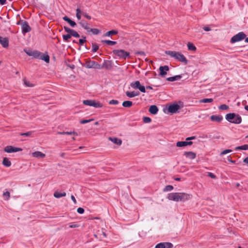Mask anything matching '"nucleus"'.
Returning a JSON list of instances; mask_svg holds the SVG:
<instances>
[{"mask_svg":"<svg viewBox=\"0 0 248 248\" xmlns=\"http://www.w3.org/2000/svg\"><path fill=\"white\" fill-rule=\"evenodd\" d=\"M192 196L186 193H170L169 194L168 198L170 200L175 202H184L191 198Z\"/></svg>","mask_w":248,"mask_h":248,"instance_id":"nucleus-1","label":"nucleus"},{"mask_svg":"<svg viewBox=\"0 0 248 248\" xmlns=\"http://www.w3.org/2000/svg\"><path fill=\"white\" fill-rule=\"evenodd\" d=\"M165 53L171 57L174 58L179 61L184 62L185 64L187 63V60L184 55L179 52L174 51H166Z\"/></svg>","mask_w":248,"mask_h":248,"instance_id":"nucleus-2","label":"nucleus"},{"mask_svg":"<svg viewBox=\"0 0 248 248\" xmlns=\"http://www.w3.org/2000/svg\"><path fill=\"white\" fill-rule=\"evenodd\" d=\"M225 119L230 123L239 124L242 122V118L238 114L234 113H229L226 115Z\"/></svg>","mask_w":248,"mask_h":248,"instance_id":"nucleus-3","label":"nucleus"},{"mask_svg":"<svg viewBox=\"0 0 248 248\" xmlns=\"http://www.w3.org/2000/svg\"><path fill=\"white\" fill-rule=\"evenodd\" d=\"M112 53L115 56L121 59L125 60L130 56V53L123 49H115L112 51Z\"/></svg>","mask_w":248,"mask_h":248,"instance_id":"nucleus-4","label":"nucleus"},{"mask_svg":"<svg viewBox=\"0 0 248 248\" xmlns=\"http://www.w3.org/2000/svg\"><path fill=\"white\" fill-rule=\"evenodd\" d=\"M17 24L21 25L22 31L23 34L30 32L31 30L28 22L26 21L21 20L17 23Z\"/></svg>","mask_w":248,"mask_h":248,"instance_id":"nucleus-5","label":"nucleus"},{"mask_svg":"<svg viewBox=\"0 0 248 248\" xmlns=\"http://www.w3.org/2000/svg\"><path fill=\"white\" fill-rule=\"evenodd\" d=\"M246 36L245 34L243 32H240L232 37L231 42L232 43H234L243 40Z\"/></svg>","mask_w":248,"mask_h":248,"instance_id":"nucleus-6","label":"nucleus"},{"mask_svg":"<svg viewBox=\"0 0 248 248\" xmlns=\"http://www.w3.org/2000/svg\"><path fill=\"white\" fill-rule=\"evenodd\" d=\"M85 66L87 68H95L98 69L102 68V67H101L100 64L93 61H87L85 63Z\"/></svg>","mask_w":248,"mask_h":248,"instance_id":"nucleus-7","label":"nucleus"},{"mask_svg":"<svg viewBox=\"0 0 248 248\" xmlns=\"http://www.w3.org/2000/svg\"><path fill=\"white\" fill-rule=\"evenodd\" d=\"M130 86L135 89H139L142 93H145V88L141 85L139 81H135L130 83Z\"/></svg>","mask_w":248,"mask_h":248,"instance_id":"nucleus-8","label":"nucleus"},{"mask_svg":"<svg viewBox=\"0 0 248 248\" xmlns=\"http://www.w3.org/2000/svg\"><path fill=\"white\" fill-rule=\"evenodd\" d=\"M21 151H22V149L11 145L7 146L4 148V151L8 153H15Z\"/></svg>","mask_w":248,"mask_h":248,"instance_id":"nucleus-9","label":"nucleus"},{"mask_svg":"<svg viewBox=\"0 0 248 248\" xmlns=\"http://www.w3.org/2000/svg\"><path fill=\"white\" fill-rule=\"evenodd\" d=\"M64 30L66 32L70 33V34L71 35V37L72 36L77 38H79L80 37V35L78 33V32H77L74 30L71 29L70 28L67 27H64Z\"/></svg>","mask_w":248,"mask_h":248,"instance_id":"nucleus-10","label":"nucleus"},{"mask_svg":"<svg viewBox=\"0 0 248 248\" xmlns=\"http://www.w3.org/2000/svg\"><path fill=\"white\" fill-rule=\"evenodd\" d=\"M173 245L169 242H163L157 244L155 248H172Z\"/></svg>","mask_w":248,"mask_h":248,"instance_id":"nucleus-11","label":"nucleus"},{"mask_svg":"<svg viewBox=\"0 0 248 248\" xmlns=\"http://www.w3.org/2000/svg\"><path fill=\"white\" fill-rule=\"evenodd\" d=\"M180 108V106L177 104L170 105L168 108V110L171 113H175Z\"/></svg>","mask_w":248,"mask_h":248,"instance_id":"nucleus-12","label":"nucleus"},{"mask_svg":"<svg viewBox=\"0 0 248 248\" xmlns=\"http://www.w3.org/2000/svg\"><path fill=\"white\" fill-rule=\"evenodd\" d=\"M0 43L3 47H7L8 46L9 41L7 38H3L0 36Z\"/></svg>","mask_w":248,"mask_h":248,"instance_id":"nucleus-13","label":"nucleus"},{"mask_svg":"<svg viewBox=\"0 0 248 248\" xmlns=\"http://www.w3.org/2000/svg\"><path fill=\"white\" fill-rule=\"evenodd\" d=\"M159 70L160 71V75L163 76L167 74V71H169V67L167 65L161 66H160Z\"/></svg>","mask_w":248,"mask_h":248,"instance_id":"nucleus-14","label":"nucleus"},{"mask_svg":"<svg viewBox=\"0 0 248 248\" xmlns=\"http://www.w3.org/2000/svg\"><path fill=\"white\" fill-rule=\"evenodd\" d=\"M32 156L38 158H43L46 156V155L40 151H35L32 153Z\"/></svg>","mask_w":248,"mask_h":248,"instance_id":"nucleus-15","label":"nucleus"},{"mask_svg":"<svg viewBox=\"0 0 248 248\" xmlns=\"http://www.w3.org/2000/svg\"><path fill=\"white\" fill-rule=\"evenodd\" d=\"M101 67H102V68H104L106 69H110L112 67L111 61L105 60Z\"/></svg>","mask_w":248,"mask_h":248,"instance_id":"nucleus-16","label":"nucleus"},{"mask_svg":"<svg viewBox=\"0 0 248 248\" xmlns=\"http://www.w3.org/2000/svg\"><path fill=\"white\" fill-rule=\"evenodd\" d=\"M184 155L191 159H193L196 157V154L192 152H185L184 154Z\"/></svg>","mask_w":248,"mask_h":248,"instance_id":"nucleus-17","label":"nucleus"},{"mask_svg":"<svg viewBox=\"0 0 248 248\" xmlns=\"http://www.w3.org/2000/svg\"><path fill=\"white\" fill-rule=\"evenodd\" d=\"M78 24L87 31L90 32L91 28H90L88 24L86 22L84 21H81L78 22Z\"/></svg>","mask_w":248,"mask_h":248,"instance_id":"nucleus-18","label":"nucleus"},{"mask_svg":"<svg viewBox=\"0 0 248 248\" xmlns=\"http://www.w3.org/2000/svg\"><path fill=\"white\" fill-rule=\"evenodd\" d=\"M211 121L217 122H220L223 119V117L219 115H212L210 117Z\"/></svg>","mask_w":248,"mask_h":248,"instance_id":"nucleus-19","label":"nucleus"},{"mask_svg":"<svg viewBox=\"0 0 248 248\" xmlns=\"http://www.w3.org/2000/svg\"><path fill=\"white\" fill-rule=\"evenodd\" d=\"M158 111V108L155 105H152L150 106L149 111L152 114H156Z\"/></svg>","mask_w":248,"mask_h":248,"instance_id":"nucleus-20","label":"nucleus"},{"mask_svg":"<svg viewBox=\"0 0 248 248\" xmlns=\"http://www.w3.org/2000/svg\"><path fill=\"white\" fill-rule=\"evenodd\" d=\"M109 140H111L112 142H113L114 143L118 145H121L122 143V141L121 139H118L117 138H109Z\"/></svg>","mask_w":248,"mask_h":248,"instance_id":"nucleus-21","label":"nucleus"},{"mask_svg":"<svg viewBox=\"0 0 248 248\" xmlns=\"http://www.w3.org/2000/svg\"><path fill=\"white\" fill-rule=\"evenodd\" d=\"M63 20L64 21L67 22L71 27H74L76 25V23L75 21L72 20L71 19H70L67 16H64L62 18Z\"/></svg>","mask_w":248,"mask_h":248,"instance_id":"nucleus-22","label":"nucleus"},{"mask_svg":"<svg viewBox=\"0 0 248 248\" xmlns=\"http://www.w3.org/2000/svg\"><path fill=\"white\" fill-rule=\"evenodd\" d=\"M125 94H126V96H128V97L132 98V97H134L139 95L140 93L139 92H135L134 91L133 92L127 91L125 93Z\"/></svg>","mask_w":248,"mask_h":248,"instance_id":"nucleus-23","label":"nucleus"},{"mask_svg":"<svg viewBox=\"0 0 248 248\" xmlns=\"http://www.w3.org/2000/svg\"><path fill=\"white\" fill-rule=\"evenodd\" d=\"M182 78V76L180 75H176L173 77H169L166 78V80L169 81H174L175 80H177L180 79Z\"/></svg>","mask_w":248,"mask_h":248,"instance_id":"nucleus-24","label":"nucleus"},{"mask_svg":"<svg viewBox=\"0 0 248 248\" xmlns=\"http://www.w3.org/2000/svg\"><path fill=\"white\" fill-rule=\"evenodd\" d=\"M2 164L5 167H9L11 165V162L7 157H4L2 161Z\"/></svg>","mask_w":248,"mask_h":248,"instance_id":"nucleus-25","label":"nucleus"},{"mask_svg":"<svg viewBox=\"0 0 248 248\" xmlns=\"http://www.w3.org/2000/svg\"><path fill=\"white\" fill-rule=\"evenodd\" d=\"M39 58L44 61L46 63H48L49 62V56L47 54L41 55Z\"/></svg>","mask_w":248,"mask_h":248,"instance_id":"nucleus-26","label":"nucleus"},{"mask_svg":"<svg viewBox=\"0 0 248 248\" xmlns=\"http://www.w3.org/2000/svg\"><path fill=\"white\" fill-rule=\"evenodd\" d=\"M66 196V193L63 192V193H60L58 191L55 192L54 193V196L56 198H60L62 197H64Z\"/></svg>","mask_w":248,"mask_h":248,"instance_id":"nucleus-27","label":"nucleus"},{"mask_svg":"<svg viewBox=\"0 0 248 248\" xmlns=\"http://www.w3.org/2000/svg\"><path fill=\"white\" fill-rule=\"evenodd\" d=\"M132 102L131 101H125L123 102L122 105L125 108H130L132 106Z\"/></svg>","mask_w":248,"mask_h":248,"instance_id":"nucleus-28","label":"nucleus"},{"mask_svg":"<svg viewBox=\"0 0 248 248\" xmlns=\"http://www.w3.org/2000/svg\"><path fill=\"white\" fill-rule=\"evenodd\" d=\"M187 46L189 50L194 51L196 50V46L192 43L188 42L187 44Z\"/></svg>","mask_w":248,"mask_h":248,"instance_id":"nucleus-29","label":"nucleus"},{"mask_svg":"<svg viewBox=\"0 0 248 248\" xmlns=\"http://www.w3.org/2000/svg\"><path fill=\"white\" fill-rule=\"evenodd\" d=\"M118 33V31H115V30H111V31H109L108 32H107L105 34H104V36H109L110 35H115V34H117Z\"/></svg>","mask_w":248,"mask_h":248,"instance_id":"nucleus-30","label":"nucleus"},{"mask_svg":"<svg viewBox=\"0 0 248 248\" xmlns=\"http://www.w3.org/2000/svg\"><path fill=\"white\" fill-rule=\"evenodd\" d=\"M102 42L106 43L107 45L109 46H113L117 44V42L116 41H113L110 40H102Z\"/></svg>","mask_w":248,"mask_h":248,"instance_id":"nucleus-31","label":"nucleus"},{"mask_svg":"<svg viewBox=\"0 0 248 248\" xmlns=\"http://www.w3.org/2000/svg\"><path fill=\"white\" fill-rule=\"evenodd\" d=\"M92 106L95 108H101L102 107V105L99 102H95L94 100H93Z\"/></svg>","mask_w":248,"mask_h":248,"instance_id":"nucleus-32","label":"nucleus"},{"mask_svg":"<svg viewBox=\"0 0 248 248\" xmlns=\"http://www.w3.org/2000/svg\"><path fill=\"white\" fill-rule=\"evenodd\" d=\"M41 54V53L38 50H33V53L32 54V57L34 58H39Z\"/></svg>","mask_w":248,"mask_h":248,"instance_id":"nucleus-33","label":"nucleus"},{"mask_svg":"<svg viewBox=\"0 0 248 248\" xmlns=\"http://www.w3.org/2000/svg\"><path fill=\"white\" fill-rule=\"evenodd\" d=\"M33 131H28L27 132H26V133H20V135L21 136H24V137H31L32 133H33Z\"/></svg>","mask_w":248,"mask_h":248,"instance_id":"nucleus-34","label":"nucleus"},{"mask_svg":"<svg viewBox=\"0 0 248 248\" xmlns=\"http://www.w3.org/2000/svg\"><path fill=\"white\" fill-rule=\"evenodd\" d=\"M213 101V99L212 98H204L202 100H200V103H211Z\"/></svg>","mask_w":248,"mask_h":248,"instance_id":"nucleus-35","label":"nucleus"},{"mask_svg":"<svg viewBox=\"0 0 248 248\" xmlns=\"http://www.w3.org/2000/svg\"><path fill=\"white\" fill-rule=\"evenodd\" d=\"M92 51L93 52H96L99 49V46L95 43H92Z\"/></svg>","mask_w":248,"mask_h":248,"instance_id":"nucleus-36","label":"nucleus"},{"mask_svg":"<svg viewBox=\"0 0 248 248\" xmlns=\"http://www.w3.org/2000/svg\"><path fill=\"white\" fill-rule=\"evenodd\" d=\"M176 146L179 147H182L184 146H186V141H178L176 143Z\"/></svg>","mask_w":248,"mask_h":248,"instance_id":"nucleus-37","label":"nucleus"},{"mask_svg":"<svg viewBox=\"0 0 248 248\" xmlns=\"http://www.w3.org/2000/svg\"><path fill=\"white\" fill-rule=\"evenodd\" d=\"M236 150H248V144H245L240 146L236 147Z\"/></svg>","mask_w":248,"mask_h":248,"instance_id":"nucleus-38","label":"nucleus"},{"mask_svg":"<svg viewBox=\"0 0 248 248\" xmlns=\"http://www.w3.org/2000/svg\"><path fill=\"white\" fill-rule=\"evenodd\" d=\"M93 101V100H84L83 101V103L85 105L92 106Z\"/></svg>","mask_w":248,"mask_h":248,"instance_id":"nucleus-39","label":"nucleus"},{"mask_svg":"<svg viewBox=\"0 0 248 248\" xmlns=\"http://www.w3.org/2000/svg\"><path fill=\"white\" fill-rule=\"evenodd\" d=\"M90 31L92 32L93 34L95 35L98 34L100 32V30L95 28L91 29Z\"/></svg>","mask_w":248,"mask_h":248,"instance_id":"nucleus-40","label":"nucleus"},{"mask_svg":"<svg viewBox=\"0 0 248 248\" xmlns=\"http://www.w3.org/2000/svg\"><path fill=\"white\" fill-rule=\"evenodd\" d=\"M3 196L5 200H8L10 197V193L9 191H7L3 193Z\"/></svg>","mask_w":248,"mask_h":248,"instance_id":"nucleus-41","label":"nucleus"},{"mask_svg":"<svg viewBox=\"0 0 248 248\" xmlns=\"http://www.w3.org/2000/svg\"><path fill=\"white\" fill-rule=\"evenodd\" d=\"M62 37H63V40L67 42V41H68L69 39L70 38H71V35L70 34V33H68V34H67L63 35Z\"/></svg>","mask_w":248,"mask_h":248,"instance_id":"nucleus-42","label":"nucleus"},{"mask_svg":"<svg viewBox=\"0 0 248 248\" xmlns=\"http://www.w3.org/2000/svg\"><path fill=\"white\" fill-rule=\"evenodd\" d=\"M83 39H80L79 40V44L80 45L82 46L84 43L86 42V37L84 36H82Z\"/></svg>","mask_w":248,"mask_h":248,"instance_id":"nucleus-43","label":"nucleus"},{"mask_svg":"<svg viewBox=\"0 0 248 248\" xmlns=\"http://www.w3.org/2000/svg\"><path fill=\"white\" fill-rule=\"evenodd\" d=\"M24 84L27 87H33L34 85L32 83H31L29 81H27L25 79H24Z\"/></svg>","mask_w":248,"mask_h":248,"instance_id":"nucleus-44","label":"nucleus"},{"mask_svg":"<svg viewBox=\"0 0 248 248\" xmlns=\"http://www.w3.org/2000/svg\"><path fill=\"white\" fill-rule=\"evenodd\" d=\"M173 187L172 186L168 185L165 186V187L164 189V191H171L173 189Z\"/></svg>","mask_w":248,"mask_h":248,"instance_id":"nucleus-45","label":"nucleus"},{"mask_svg":"<svg viewBox=\"0 0 248 248\" xmlns=\"http://www.w3.org/2000/svg\"><path fill=\"white\" fill-rule=\"evenodd\" d=\"M228 108H229V106L225 104L221 105L219 107V109H220L221 110H226V109H228Z\"/></svg>","mask_w":248,"mask_h":248,"instance_id":"nucleus-46","label":"nucleus"},{"mask_svg":"<svg viewBox=\"0 0 248 248\" xmlns=\"http://www.w3.org/2000/svg\"><path fill=\"white\" fill-rule=\"evenodd\" d=\"M143 121L145 123H149L151 122V119L148 117H144L143 118Z\"/></svg>","mask_w":248,"mask_h":248,"instance_id":"nucleus-47","label":"nucleus"},{"mask_svg":"<svg viewBox=\"0 0 248 248\" xmlns=\"http://www.w3.org/2000/svg\"><path fill=\"white\" fill-rule=\"evenodd\" d=\"M232 152V150L231 149L225 150L220 153V155H224L228 153H231Z\"/></svg>","mask_w":248,"mask_h":248,"instance_id":"nucleus-48","label":"nucleus"},{"mask_svg":"<svg viewBox=\"0 0 248 248\" xmlns=\"http://www.w3.org/2000/svg\"><path fill=\"white\" fill-rule=\"evenodd\" d=\"M93 121V119H89V120H83L80 121V123L81 124H85L89 122H91L92 121Z\"/></svg>","mask_w":248,"mask_h":248,"instance_id":"nucleus-49","label":"nucleus"},{"mask_svg":"<svg viewBox=\"0 0 248 248\" xmlns=\"http://www.w3.org/2000/svg\"><path fill=\"white\" fill-rule=\"evenodd\" d=\"M24 51L29 56H31L33 53V50L24 49Z\"/></svg>","mask_w":248,"mask_h":248,"instance_id":"nucleus-50","label":"nucleus"},{"mask_svg":"<svg viewBox=\"0 0 248 248\" xmlns=\"http://www.w3.org/2000/svg\"><path fill=\"white\" fill-rule=\"evenodd\" d=\"M118 103V101L116 100H111L109 102V104L110 105H117Z\"/></svg>","mask_w":248,"mask_h":248,"instance_id":"nucleus-51","label":"nucleus"},{"mask_svg":"<svg viewBox=\"0 0 248 248\" xmlns=\"http://www.w3.org/2000/svg\"><path fill=\"white\" fill-rule=\"evenodd\" d=\"M77 212L80 214H83L84 212V209L83 208L79 207L77 209Z\"/></svg>","mask_w":248,"mask_h":248,"instance_id":"nucleus-52","label":"nucleus"},{"mask_svg":"<svg viewBox=\"0 0 248 248\" xmlns=\"http://www.w3.org/2000/svg\"><path fill=\"white\" fill-rule=\"evenodd\" d=\"M65 133L66 135H73H73H75L76 136L78 135V133L76 132H75L74 131L65 132Z\"/></svg>","mask_w":248,"mask_h":248,"instance_id":"nucleus-53","label":"nucleus"},{"mask_svg":"<svg viewBox=\"0 0 248 248\" xmlns=\"http://www.w3.org/2000/svg\"><path fill=\"white\" fill-rule=\"evenodd\" d=\"M208 176L213 179H215L216 178V176L211 172H208Z\"/></svg>","mask_w":248,"mask_h":248,"instance_id":"nucleus-54","label":"nucleus"},{"mask_svg":"<svg viewBox=\"0 0 248 248\" xmlns=\"http://www.w3.org/2000/svg\"><path fill=\"white\" fill-rule=\"evenodd\" d=\"M82 15L83 16L85 17L86 18H87V19H91V16H89L88 14H87L86 13H82Z\"/></svg>","mask_w":248,"mask_h":248,"instance_id":"nucleus-55","label":"nucleus"},{"mask_svg":"<svg viewBox=\"0 0 248 248\" xmlns=\"http://www.w3.org/2000/svg\"><path fill=\"white\" fill-rule=\"evenodd\" d=\"M79 227V225L77 224H71V225H69V227L71 228H77V227Z\"/></svg>","mask_w":248,"mask_h":248,"instance_id":"nucleus-56","label":"nucleus"},{"mask_svg":"<svg viewBox=\"0 0 248 248\" xmlns=\"http://www.w3.org/2000/svg\"><path fill=\"white\" fill-rule=\"evenodd\" d=\"M203 29L206 31H210L211 30V28L208 27H204L203 28Z\"/></svg>","mask_w":248,"mask_h":248,"instance_id":"nucleus-57","label":"nucleus"},{"mask_svg":"<svg viewBox=\"0 0 248 248\" xmlns=\"http://www.w3.org/2000/svg\"><path fill=\"white\" fill-rule=\"evenodd\" d=\"M98 235H100V236L102 235L104 237H107V234L104 232H101V233H98Z\"/></svg>","mask_w":248,"mask_h":248,"instance_id":"nucleus-58","label":"nucleus"},{"mask_svg":"<svg viewBox=\"0 0 248 248\" xmlns=\"http://www.w3.org/2000/svg\"><path fill=\"white\" fill-rule=\"evenodd\" d=\"M71 200L73 201V202H74L75 204L77 203V201L75 198V197L73 195H71Z\"/></svg>","mask_w":248,"mask_h":248,"instance_id":"nucleus-59","label":"nucleus"},{"mask_svg":"<svg viewBox=\"0 0 248 248\" xmlns=\"http://www.w3.org/2000/svg\"><path fill=\"white\" fill-rule=\"evenodd\" d=\"M82 13H83V12H82L79 8H78L77 9V10H76V14H82Z\"/></svg>","mask_w":248,"mask_h":248,"instance_id":"nucleus-60","label":"nucleus"},{"mask_svg":"<svg viewBox=\"0 0 248 248\" xmlns=\"http://www.w3.org/2000/svg\"><path fill=\"white\" fill-rule=\"evenodd\" d=\"M195 139V137L194 136H193V137H190L187 138L186 139V140H194Z\"/></svg>","mask_w":248,"mask_h":248,"instance_id":"nucleus-61","label":"nucleus"},{"mask_svg":"<svg viewBox=\"0 0 248 248\" xmlns=\"http://www.w3.org/2000/svg\"><path fill=\"white\" fill-rule=\"evenodd\" d=\"M186 141V145H191L192 144L193 142L192 141Z\"/></svg>","mask_w":248,"mask_h":248,"instance_id":"nucleus-62","label":"nucleus"},{"mask_svg":"<svg viewBox=\"0 0 248 248\" xmlns=\"http://www.w3.org/2000/svg\"><path fill=\"white\" fill-rule=\"evenodd\" d=\"M76 16L78 20H80L81 19V16L80 14H76Z\"/></svg>","mask_w":248,"mask_h":248,"instance_id":"nucleus-63","label":"nucleus"},{"mask_svg":"<svg viewBox=\"0 0 248 248\" xmlns=\"http://www.w3.org/2000/svg\"><path fill=\"white\" fill-rule=\"evenodd\" d=\"M6 0H0V4L3 5L5 4Z\"/></svg>","mask_w":248,"mask_h":248,"instance_id":"nucleus-64","label":"nucleus"}]
</instances>
